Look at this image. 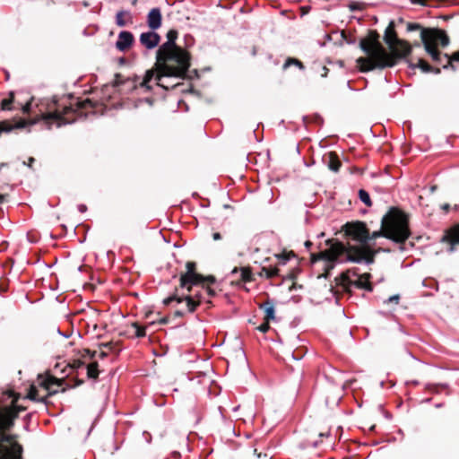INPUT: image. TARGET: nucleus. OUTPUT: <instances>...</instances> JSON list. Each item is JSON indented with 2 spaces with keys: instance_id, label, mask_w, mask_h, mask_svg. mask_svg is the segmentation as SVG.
Wrapping results in <instances>:
<instances>
[{
  "instance_id": "obj_59",
  "label": "nucleus",
  "mask_w": 459,
  "mask_h": 459,
  "mask_svg": "<svg viewBox=\"0 0 459 459\" xmlns=\"http://www.w3.org/2000/svg\"><path fill=\"white\" fill-rule=\"evenodd\" d=\"M24 410H25V408H24V407L17 406V411H18V412L22 411H24Z\"/></svg>"
},
{
  "instance_id": "obj_36",
  "label": "nucleus",
  "mask_w": 459,
  "mask_h": 459,
  "mask_svg": "<svg viewBox=\"0 0 459 459\" xmlns=\"http://www.w3.org/2000/svg\"><path fill=\"white\" fill-rule=\"evenodd\" d=\"M426 390H428L430 393L433 394H438V385L437 384H426L425 385Z\"/></svg>"
},
{
  "instance_id": "obj_54",
  "label": "nucleus",
  "mask_w": 459,
  "mask_h": 459,
  "mask_svg": "<svg viewBox=\"0 0 459 459\" xmlns=\"http://www.w3.org/2000/svg\"><path fill=\"white\" fill-rule=\"evenodd\" d=\"M34 161H35V159L31 157V158H30V159H29V162H28V164H27V165H28L29 167H31V166H32V163H33Z\"/></svg>"
},
{
  "instance_id": "obj_9",
  "label": "nucleus",
  "mask_w": 459,
  "mask_h": 459,
  "mask_svg": "<svg viewBox=\"0 0 459 459\" xmlns=\"http://www.w3.org/2000/svg\"><path fill=\"white\" fill-rule=\"evenodd\" d=\"M347 238L362 245H368L369 230L365 222L353 221L344 225Z\"/></svg>"
},
{
  "instance_id": "obj_22",
  "label": "nucleus",
  "mask_w": 459,
  "mask_h": 459,
  "mask_svg": "<svg viewBox=\"0 0 459 459\" xmlns=\"http://www.w3.org/2000/svg\"><path fill=\"white\" fill-rule=\"evenodd\" d=\"M409 67L415 69L420 68L424 73H430L434 72L435 74H439L440 69L439 68H433L429 64H428L426 61L419 58L417 64H409Z\"/></svg>"
},
{
  "instance_id": "obj_55",
  "label": "nucleus",
  "mask_w": 459,
  "mask_h": 459,
  "mask_svg": "<svg viewBox=\"0 0 459 459\" xmlns=\"http://www.w3.org/2000/svg\"><path fill=\"white\" fill-rule=\"evenodd\" d=\"M432 401V398H425L421 401V403H429Z\"/></svg>"
},
{
  "instance_id": "obj_5",
  "label": "nucleus",
  "mask_w": 459,
  "mask_h": 459,
  "mask_svg": "<svg viewBox=\"0 0 459 459\" xmlns=\"http://www.w3.org/2000/svg\"><path fill=\"white\" fill-rule=\"evenodd\" d=\"M13 425V418L0 417V459H22V446L7 433Z\"/></svg>"
},
{
  "instance_id": "obj_51",
  "label": "nucleus",
  "mask_w": 459,
  "mask_h": 459,
  "mask_svg": "<svg viewBox=\"0 0 459 459\" xmlns=\"http://www.w3.org/2000/svg\"><path fill=\"white\" fill-rule=\"evenodd\" d=\"M308 446H310L308 442H303V443L300 444V447L302 449H305V448H307Z\"/></svg>"
},
{
  "instance_id": "obj_4",
  "label": "nucleus",
  "mask_w": 459,
  "mask_h": 459,
  "mask_svg": "<svg viewBox=\"0 0 459 459\" xmlns=\"http://www.w3.org/2000/svg\"><path fill=\"white\" fill-rule=\"evenodd\" d=\"M153 78L156 79V74L151 70L145 72L143 78L136 75L134 77H126L120 74H117L113 85L120 94L134 92L136 94L148 93L152 90L150 82Z\"/></svg>"
},
{
  "instance_id": "obj_24",
  "label": "nucleus",
  "mask_w": 459,
  "mask_h": 459,
  "mask_svg": "<svg viewBox=\"0 0 459 459\" xmlns=\"http://www.w3.org/2000/svg\"><path fill=\"white\" fill-rule=\"evenodd\" d=\"M290 65H296L300 70L305 69V65H303V63L301 61H299V59H297L295 57H288L282 65V70L283 71L287 70Z\"/></svg>"
},
{
  "instance_id": "obj_21",
  "label": "nucleus",
  "mask_w": 459,
  "mask_h": 459,
  "mask_svg": "<svg viewBox=\"0 0 459 459\" xmlns=\"http://www.w3.org/2000/svg\"><path fill=\"white\" fill-rule=\"evenodd\" d=\"M259 307L264 311L266 321L275 319L274 302L272 299H267L265 302L261 304Z\"/></svg>"
},
{
  "instance_id": "obj_2",
  "label": "nucleus",
  "mask_w": 459,
  "mask_h": 459,
  "mask_svg": "<svg viewBox=\"0 0 459 459\" xmlns=\"http://www.w3.org/2000/svg\"><path fill=\"white\" fill-rule=\"evenodd\" d=\"M411 236L409 218L405 212L396 207H391L381 219V229L369 233L370 241L383 237L399 244V249L404 250V243Z\"/></svg>"
},
{
  "instance_id": "obj_10",
  "label": "nucleus",
  "mask_w": 459,
  "mask_h": 459,
  "mask_svg": "<svg viewBox=\"0 0 459 459\" xmlns=\"http://www.w3.org/2000/svg\"><path fill=\"white\" fill-rule=\"evenodd\" d=\"M421 42L424 46V48L426 52L431 56L432 60L436 63L441 64L442 58L446 60V63L443 65L444 69H448L451 67L452 69H455L454 65L452 64L453 61L459 62V51L453 54V56L451 57L447 54L442 55V53L435 48L429 42H427V34L426 32H421L420 35Z\"/></svg>"
},
{
  "instance_id": "obj_16",
  "label": "nucleus",
  "mask_w": 459,
  "mask_h": 459,
  "mask_svg": "<svg viewBox=\"0 0 459 459\" xmlns=\"http://www.w3.org/2000/svg\"><path fill=\"white\" fill-rule=\"evenodd\" d=\"M396 41V52L395 54H389V56H393L397 63L399 59L407 57L411 52V46L404 40H401L397 38L394 39Z\"/></svg>"
},
{
  "instance_id": "obj_58",
  "label": "nucleus",
  "mask_w": 459,
  "mask_h": 459,
  "mask_svg": "<svg viewBox=\"0 0 459 459\" xmlns=\"http://www.w3.org/2000/svg\"><path fill=\"white\" fill-rule=\"evenodd\" d=\"M5 290L6 289L0 284V294L4 293Z\"/></svg>"
},
{
  "instance_id": "obj_30",
  "label": "nucleus",
  "mask_w": 459,
  "mask_h": 459,
  "mask_svg": "<svg viewBox=\"0 0 459 459\" xmlns=\"http://www.w3.org/2000/svg\"><path fill=\"white\" fill-rule=\"evenodd\" d=\"M302 120L305 125H307V123H310V122H314V123H317V124L323 123V118L317 114L311 117L309 116H303Z\"/></svg>"
},
{
  "instance_id": "obj_44",
  "label": "nucleus",
  "mask_w": 459,
  "mask_h": 459,
  "mask_svg": "<svg viewBox=\"0 0 459 459\" xmlns=\"http://www.w3.org/2000/svg\"><path fill=\"white\" fill-rule=\"evenodd\" d=\"M277 257H278V259H279V264H280L284 265V264L287 263V261H288V259H287V258H285L282 255H278Z\"/></svg>"
},
{
  "instance_id": "obj_19",
  "label": "nucleus",
  "mask_w": 459,
  "mask_h": 459,
  "mask_svg": "<svg viewBox=\"0 0 459 459\" xmlns=\"http://www.w3.org/2000/svg\"><path fill=\"white\" fill-rule=\"evenodd\" d=\"M134 22L133 15L129 10H119L116 13V24L118 27H126L127 24H132Z\"/></svg>"
},
{
  "instance_id": "obj_43",
  "label": "nucleus",
  "mask_w": 459,
  "mask_h": 459,
  "mask_svg": "<svg viewBox=\"0 0 459 459\" xmlns=\"http://www.w3.org/2000/svg\"><path fill=\"white\" fill-rule=\"evenodd\" d=\"M77 208H78V211L82 213H83L87 211V206L83 204H78Z\"/></svg>"
},
{
  "instance_id": "obj_46",
  "label": "nucleus",
  "mask_w": 459,
  "mask_h": 459,
  "mask_svg": "<svg viewBox=\"0 0 459 459\" xmlns=\"http://www.w3.org/2000/svg\"><path fill=\"white\" fill-rule=\"evenodd\" d=\"M441 209H442L443 211H445L446 212H449V210H450V204H444L441 206Z\"/></svg>"
},
{
  "instance_id": "obj_50",
  "label": "nucleus",
  "mask_w": 459,
  "mask_h": 459,
  "mask_svg": "<svg viewBox=\"0 0 459 459\" xmlns=\"http://www.w3.org/2000/svg\"><path fill=\"white\" fill-rule=\"evenodd\" d=\"M437 385H438V389L439 388H442V389H448L449 388L448 384H437Z\"/></svg>"
},
{
  "instance_id": "obj_37",
  "label": "nucleus",
  "mask_w": 459,
  "mask_h": 459,
  "mask_svg": "<svg viewBox=\"0 0 459 459\" xmlns=\"http://www.w3.org/2000/svg\"><path fill=\"white\" fill-rule=\"evenodd\" d=\"M400 300V295L399 294H395V295H393L391 297H389L386 300H385V303H393L394 302L395 304H398Z\"/></svg>"
},
{
  "instance_id": "obj_41",
  "label": "nucleus",
  "mask_w": 459,
  "mask_h": 459,
  "mask_svg": "<svg viewBox=\"0 0 459 459\" xmlns=\"http://www.w3.org/2000/svg\"><path fill=\"white\" fill-rule=\"evenodd\" d=\"M56 333H57L58 334H60L61 336H63V337L66 338V339H67V338H69V337L72 335V333H73V332H70V333H63V332L60 330V328H59V327H57V328H56Z\"/></svg>"
},
{
  "instance_id": "obj_25",
  "label": "nucleus",
  "mask_w": 459,
  "mask_h": 459,
  "mask_svg": "<svg viewBox=\"0 0 459 459\" xmlns=\"http://www.w3.org/2000/svg\"><path fill=\"white\" fill-rule=\"evenodd\" d=\"M27 397L31 400V401H35V402H40L42 403L45 406L47 405L48 402H47V397H39L38 395V391L35 387H30V390H29V393H28V395Z\"/></svg>"
},
{
  "instance_id": "obj_38",
  "label": "nucleus",
  "mask_w": 459,
  "mask_h": 459,
  "mask_svg": "<svg viewBox=\"0 0 459 459\" xmlns=\"http://www.w3.org/2000/svg\"><path fill=\"white\" fill-rule=\"evenodd\" d=\"M257 329L262 332V333H266L269 329H270V325H269V323L268 321H265L264 322L263 324H261Z\"/></svg>"
},
{
  "instance_id": "obj_13",
  "label": "nucleus",
  "mask_w": 459,
  "mask_h": 459,
  "mask_svg": "<svg viewBox=\"0 0 459 459\" xmlns=\"http://www.w3.org/2000/svg\"><path fill=\"white\" fill-rule=\"evenodd\" d=\"M160 36L154 30L142 32L139 37L140 44L146 49L151 50L159 48L160 42Z\"/></svg>"
},
{
  "instance_id": "obj_23",
  "label": "nucleus",
  "mask_w": 459,
  "mask_h": 459,
  "mask_svg": "<svg viewBox=\"0 0 459 459\" xmlns=\"http://www.w3.org/2000/svg\"><path fill=\"white\" fill-rule=\"evenodd\" d=\"M279 268L277 266H263L261 268L260 275L266 279H272L279 276Z\"/></svg>"
},
{
  "instance_id": "obj_32",
  "label": "nucleus",
  "mask_w": 459,
  "mask_h": 459,
  "mask_svg": "<svg viewBox=\"0 0 459 459\" xmlns=\"http://www.w3.org/2000/svg\"><path fill=\"white\" fill-rule=\"evenodd\" d=\"M422 30H426V28H423L420 23H417V22H408L407 23V30L408 31L420 30L421 32ZM427 30H429V28H427Z\"/></svg>"
},
{
  "instance_id": "obj_3",
  "label": "nucleus",
  "mask_w": 459,
  "mask_h": 459,
  "mask_svg": "<svg viewBox=\"0 0 459 459\" xmlns=\"http://www.w3.org/2000/svg\"><path fill=\"white\" fill-rule=\"evenodd\" d=\"M359 45L360 49L368 56V57L360 56L357 59L361 72L385 69L396 65L394 58L389 56L382 47L371 46L365 39H361Z\"/></svg>"
},
{
  "instance_id": "obj_53",
  "label": "nucleus",
  "mask_w": 459,
  "mask_h": 459,
  "mask_svg": "<svg viewBox=\"0 0 459 459\" xmlns=\"http://www.w3.org/2000/svg\"><path fill=\"white\" fill-rule=\"evenodd\" d=\"M30 418H31V413H28V414L25 415L24 420L26 422H29L30 420Z\"/></svg>"
},
{
  "instance_id": "obj_60",
  "label": "nucleus",
  "mask_w": 459,
  "mask_h": 459,
  "mask_svg": "<svg viewBox=\"0 0 459 459\" xmlns=\"http://www.w3.org/2000/svg\"><path fill=\"white\" fill-rule=\"evenodd\" d=\"M4 195L0 194V204H2L4 201Z\"/></svg>"
},
{
  "instance_id": "obj_33",
  "label": "nucleus",
  "mask_w": 459,
  "mask_h": 459,
  "mask_svg": "<svg viewBox=\"0 0 459 459\" xmlns=\"http://www.w3.org/2000/svg\"><path fill=\"white\" fill-rule=\"evenodd\" d=\"M341 38L349 45H353L356 43L355 38L351 35H348L344 30L341 31Z\"/></svg>"
},
{
  "instance_id": "obj_12",
  "label": "nucleus",
  "mask_w": 459,
  "mask_h": 459,
  "mask_svg": "<svg viewBox=\"0 0 459 459\" xmlns=\"http://www.w3.org/2000/svg\"><path fill=\"white\" fill-rule=\"evenodd\" d=\"M421 32H426L427 42L439 43L443 48L448 46L450 40L449 37L444 30L438 28H429V30H422Z\"/></svg>"
},
{
  "instance_id": "obj_31",
  "label": "nucleus",
  "mask_w": 459,
  "mask_h": 459,
  "mask_svg": "<svg viewBox=\"0 0 459 459\" xmlns=\"http://www.w3.org/2000/svg\"><path fill=\"white\" fill-rule=\"evenodd\" d=\"M348 7L351 12L362 11L364 8V4L357 1H350Z\"/></svg>"
},
{
  "instance_id": "obj_15",
  "label": "nucleus",
  "mask_w": 459,
  "mask_h": 459,
  "mask_svg": "<svg viewBox=\"0 0 459 459\" xmlns=\"http://www.w3.org/2000/svg\"><path fill=\"white\" fill-rule=\"evenodd\" d=\"M146 23L150 30H157L162 24V14L159 7L152 8L146 16Z\"/></svg>"
},
{
  "instance_id": "obj_47",
  "label": "nucleus",
  "mask_w": 459,
  "mask_h": 459,
  "mask_svg": "<svg viewBox=\"0 0 459 459\" xmlns=\"http://www.w3.org/2000/svg\"><path fill=\"white\" fill-rule=\"evenodd\" d=\"M48 396H51L58 392V390H56V389L54 390V389H51L50 387H48Z\"/></svg>"
},
{
  "instance_id": "obj_17",
  "label": "nucleus",
  "mask_w": 459,
  "mask_h": 459,
  "mask_svg": "<svg viewBox=\"0 0 459 459\" xmlns=\"http://www.w3.org/2000/svg\"><path fill=\"white\" fill-rule=\"evenodd\" d=\"M322 161L325 164L329 169L332 171L337 172L341 167V161L339 160L338 154L334 152H329L324 154L322 158Z\"/></svg>"
},
{
  "instance_id": "obj_39",
  "label": "nucleus",
  "mask_w": 459,
  "mask_h": 459,
  "mask_svg": "<svg viewBox=\"0 0 459 459\" xmlns=\"http://www.w3.org/2000/svg\"><path fill=\"white\" fill-rule=\"evenodd\" d=\"M204 292H205V296H208V297H213L216 295V291L214 289L209 287V286H204Z\"/></svg>"
},
{
  "instance_id": "obj_63",
  "label": "nucleus",
  "mask_w": 459,
  "mask_h": 459,
  "mask_svg": "<svg viewBox=\"0 0 459 459\" xmlns=\"http://www.w3.org/2000/svg\"><path fill=\"white\" fill-rule=\"evenodd\" d=\"M385 418H387V419H391V418H392V415H391V413H389V412H386V413L385 414Z\"/></svg>"
},
{
  "instance_id": "obj_57",
  "label": "nucleus",
  "mask_w": 459,
  "mask_h": 459,
  "mask_svg": "<svg viewBox=\"0 0 459 459\" xmlns=\"http://www.w3.org/2000/svg\"><path fill=\"white\" fill-rule=\"evenodd\" d=\"M328 436H330V432H327V433H320V434H319V437H328Z\"/></svg>"
},
{
  "instance_id": "obj_56",
  "label": "nucleus",
  "mask_w": 459,
  "mask_h": 459,
  "mask_svg": "<svg viewBox=\"0 0 459 459\" xmlns=\"http://www.w3.org/2000/svg\"><path fill=\"white\" fill-rule=\"evenodd\" d=\"M443 406H444V403H438L435 404V407L437 408V409L438 408H442Z\"/></svg>"
},
{
  "instance_id": "obj_42",
  "label": "nucleus",
  "mask_w": 459,
  "mask_h": 459,
  "mask_svg": "<svg viewBox=\"0 0 459 459\" xmlns=\"http://www.w3.org/2000/svg\"><path fill=\"white\" fill-rule=\"evenodd\" d=\"M412 4H420V5H427V1L428 0H410Z\"/></svg>"
},
{
  "instance_id": "obj_11",
  "label": "nucleus",
  "mask_w": 459,
  "mask_h": 459,
  "mask_svg": "<svg viewBox=\"0 0 459 459\" xmlns=\"http://www.w3.org/2000/svg\"><path fill=\"white\" fill-rule=\"evenodd\" d=\"M440 241L449 245L446 249L449 254L454 253L459 245V222L446 229Z\"/></svg>"
},
{
  "instance_id": "obj_49",
  "label": "nucleus",
  "mask_w": 459,
  "mask_h": 459,
  "mask_svg": "<svg viewBox=\"0 0 459 459\" xmlns=\"http://www.w3.org/2000/svg\"><path fill=\"white\" fill-rule=\"evenodd\" d=\"M319 443H320V441H314L312 443H309V446L314 448H316L319 446Z\"/></svg>"
},
{
  "instance_id": "obj_26",
  "label": "nucleus",
  "mask_w": 459,
  "mask_h": 459,
  "mask_svg": "<svg viewBox=\"0 0 459 459\" xmlns=\"http://www.w3.org/2000/svg\"><path fill=\"white\" fill-rule=\"evenodd\" d=\"M154 99L152 96H145V97H139L134 100V107L139 108L143 103L148 104L149 107H152L153 105Z\"/></svg>"
},
{
  "instance_id": "obj_29",
  "label": "nucleus",
  "mask_w": 459,
  "mask_h": 459,
  "mask_svg": "<svg viewBox=\"0 0 459 459\" xmlns=\"http://www.w3.org/2000/svg\"><path fill=\"white\" fill-rule=\"evenodd\" d=\"M132 327L134 329V336L136 338H143L146 335V328L138 323H133Z\"/></svg>"
},
{
  "instance_id": "obj_7",
  "label": "nucleus",
  "mask_w": 459,
  "mask_h": 459,
  "mask_svg": "<svg viewBox=\"0 0 459 459\" xmlns=\"http://www.w3.org/2000/svg\"><path fill=\"white\" fill-rule=\"evenodd\" d=\"M375 258L373 255L365 256L360 248H354L351 246L345 247L341 245L338 252L333 255L334 263L351 262L356 264H373Z\"/></svg>"
},
{
  "instance_id": "obj_14",
  "label": "nucleus",
  "mask_w": 459,
  "mask_h": 459,
  "mask_svg": "<svg viewBox=\"0 0 459 459\" xmlns=\"http://www.w3.org/2000/svg\"><path fill=\"white\" fill-rule=\"evenodd\" d=\"M134 42V34L129 30H121L116 42V48L122 52L129 49Z\"/></svg>"
},
{
  "instance_id": "obj_34",
  "label": "nucleus",
  "mask_w": 459,
  "mask_h": 459,
  "mask_svg": "<svg viewBox=\"0 0 459 459\" xmlns=\"http://www.w3.org/2000/svg\"><path fill=\"white\" fill-rule=\"evenodd\" d=\"M215 281H216V279L214 276H212V275L204 276V281H202V283L199 284V286L204 288L205 285H211V284L215 283Z\"/></svg>"
},
{
  "instance_id": "obj_27",
  "label": "nucleus",
  "mask_w": 459,
  "mask_h": 459,
  "mask_svg": "<svg viewBox=\"0 0 459 459\" xmlns=\"http://www.w3.org/2000/svg\"><path fill=\"white\" fill-rule=\"evenodd\" d=\"M391 33H394V22H391L389 23L388 27L386 28V30L385 31V36H384V39L389 47H392V45L394 44V40L391 38V36H390Z\"/></svg>"
},
{
  "instance_id": "obj_62",
  "label": "nucleus",
  "mask_w": 459,
  "mask_h": 459,
  "mask_svg": "<svg viewBox=\"0 0 459 459\" xmlns=\"http://www.w3.org/2000/svg\"><path fill=\"white\" fill-rule=\"evenodd\" d=\"M207 201V204L206 203H204L201 204L202 207H207L209 205V200H206Z\"/></svg>"
},
{
  "instance_id": "obj_8",
  "label": "nucleus",
  "mask_w": 459,
  "mask_h": 459,
  "mask_svg": "<svg viewBox=\"0 0 459 459\" xmlns=\"http://www.w3.org/2000/svg\"><path fill=\"white\" fill-rule=\"evenodd\" d=\"M186 272L182 273L179 277L180 288L192 292L194 287H199V284L204 279V276L196 272L195 262L188 261L186 264Z\"/></svg>"
},
{
  "instance_id": "obj_40",
  "label": "nucleus",
  "mask_w": 459,
  "mask_h": 459,
  "mask_svg": "<svg viewBox=\"0 0 459 459\" xmlns=\"http://www.w3.org/2000/svg\"><path fill=\"white\" fill-rule=\"evenodd\" d=\"M143 438L145 439V441L148 443V444H151L152 443V435L150 432L148 431H143Z\"/></svg>"
},
{
  "instance_id": "obj_48",
  "label": "nucleus",
  "mask_w": 459,
  "mask_h": 459,
  "mask_svg": "<svg viewBox=\"0 0 459 459\" xmlns=\"http://www.w3.org/2000/svg\"><path fill=\"white\" fill-rule=\"evenodd\" d=\"M312 246H313V243H312L311 241L307 240V241L305 242V247H306V248H307V250H308V249H310V247H311Z\"/></svg>"
},
{
  "instance_id": "obj_35",
  "label": "nucleus",
  "mask_w": 459,
  "mask_h": 459,
  "mask_svg": "<svg viewBox=\"0 0 459 459\" xmlns=\"http://www.w3.org/2000/svg\"><path fill=\"white\" fill-rule=\"evenodd\" d=\"M305 356V352L302 349H297L291 353V357L295 360H300Z\"/></svg>"
},
{
  "instance_id": "obj_45",
  "label": "nucleus",
  "mask_w": 459,
  "mask_h": 459,
  "mask_svg": "<svg viewBox=\"0 0 459 459\" xmlns=\"http://www.w3.org/2000/svg\"><path fill=\"white\" fill-rule=\"evenodd\" d=\"M221 234L220 232H214L212 234V238L213 240L217 241V240H221Z\"/></svg>"
},
{
  "instance_id": "obj_61",
  "label": "nucleus",
  "mask_w": 459,
  "mask_h": 459,
  "mask_svg": "<svg viewBox=\"0 0 459 459\" xmlns=\"http://www.w3.org/2000/svg\"><path fill=\"white\" fill-rule=\"evenodd\" d=\"M207 201V204L206 203H204L201 204L202 207H207L209 205V200H206Z\"/></svg>"
},
{
  "instance_id": "obj_6",
  "label": "nucleus",
  "mask_w": 459,
  "mask_h": 459,
  "mask_svg": "<svg viewBox=\"0 0 459 459\" xmlns=\"http://www.w3.org/2000/svg\"><path fill=\"white\" fill-rule=\"evenodd\" d=\"M183 301L186 302V310L176 309L174 312V316L176 317H183L186 314L194 313L197 309V307L204 302L211 303L210 301L206 300L204 287L202 288L201 290H196L193 294L191 292H188L187 294L183 293L179 295L178 290H176V291L173 294L163 299V304L169 306L173 302L180 304Z\"/></svg>"
},
{
  "instance_id": "obj_20",
  "label": "nucleus",
  "mask_w": 459,
  "mask_h": 459,
  "mask_svg": "<svg viewBox=\"0 0 459 459\" xmlns=\"http://www.w3.org/2000/svg\"><path fill=\"white\" fill-rule=\"evenodd\" d=\"M239 274V278L242 282L251 281L253 280V274L247 267H235L230 272V275L234 276Z\"/></svg>"
},
{
  "instance_id": "obj_1",
  "label": "nucleus",
  "mask_w": 459,
  "mask_h": 459,
  "mask_svg": "<svg viewBox=\"0 0 459 459\" xmlns=\"http://www.w3.org/2000/svg\"><path fill=\"white\" fill-rule=\"evenodd\" d=\"M178 31L170 29L166 34V41L159 46L156 51V84L164 89L169 85L164 83L166 78H198L196 69L189 70L191 56L183 47L177 44ZM175 84L170 85L173 88Z\"/></svg>"
},
{
  "instance_id": "obj_18",
  "label": "nucleus",
  "mask_w": 459,
  "mask_h": 459,
  "mask_svg": "<svg viewBox=\"0 0 459 459\" xmlns=\"http://www.w3.org/2000/svg\"><path fill=\"white\" fill-rule=\"evenodd\" d=\"M371 277V274L368 273H366L362 275H359L358 279L352 282V285L359 289H362L368 292H371L373 291V285L370 282Z\"/></svg>"
},
{
  "instance_id": "obj_64",
  "label": "nucleus",
  "mask_w": 459,
  "mask_h": 459,
  "mask_svg": "<svg viewBox=\"0 0 459 459\" xmlns=\"http://www.w3.org/2000/svg\"><path fill=\"white\" fill-rule=\"evenodd\" d=\"M193 195V197H195V198H198V197H199V195H198L197 193H195H195H193V195Z\"/></svg>"
},
{
  "instance_id": "obj_52",
  "label": "nucleus",
  "mask_w": 459,
  "mask_h": 459,
  "mask_svg": "<svg viewBox=\"0 0 459 459\" xmlns=\"http://www.w3.org/2000/svg\"><path fill=\"white\" fill-rule=\"evenodd\" d=\"M419 385V381L418 380H412V381H409V382H406V385Z\"/></svg>"
},
{
  "instance_id": "obj_28",
  "label": "nucleus",
  "mask_w": 459,
  "mask_h": 459,
  "mask_svg": "<svg viewBox=\"0 0 459 459\" xmlns=\"http://www.w3.org/2000/svg\"><path fill=\"white\" fill-rule=\"evenodd\" d=\"M358 195H359V199L365 205H367L368 207H370L372 205V201H371L370 195H369L368 191H366L365 189L361 188V189L359 190Z\"/></svg>"
}]
</instances>
